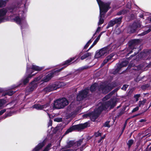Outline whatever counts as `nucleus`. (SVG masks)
<instances>
[{"label": "nucleus", "instance_id": "39448f33", "mask_svg": "<svg viewBox=\"0 0 151 151\" xmlns=\"http://www.w3.org/2000/svg\"><path fill=\"white\" fill-rule=\"evenodd\" d=\"M69 103L66 98L64 97L60 98L54 101L53 108L54 109H62L67 106Z\"/></svg>", "mask_w": 151, "mask_h": 151}, {"label": "nucleus", "instance_id": "603ef678", "mask_svg": "<svg viewBox=\"0 0 151 151\" xmlns=\"http://www.w3.org/2000/svg\"><path fill=\"white\" fill-rule=\"evenodd\" d=\"M108 62V60L105 59L101 64L100 68L102 67Z\"/></svg>", "mask_w": 151, "mask_h": 151}, {"label": "nucleus", "instance_id": "ddd939ff", "mask_svg": "<svg viewBox=\"0 0 151 151\" xmlns=\"http://www.w3.org/2000/svg\"><path fill=\"white\" fill-rule=\"evenodd\" d=\"M39 80V78L36 77L30 82L29 83V86L26 87V91L28 92H32L34 89H36L38 86V84L36 82L38 81Z\"/></svg>", "mask_w": 151, "mask_h": 151}, {"label": "nucleus", "instance_id": "b1692460", "mask_svg": "<svg viewBox=\"0 0 151 151\" xmlns=\"http://www.w3.org/2000/svg\"><path fill=\"white\" fill-rule=\"evenodd\" d=\"M13 112L11 111H10L8 113H6L3 116L0 117V122L1 121V120L3 119H4L10 116H12V114H13Z\"/></svg>", "mask_w": 151, "mask_h": 151}, {"label": "nucleus", "instance_id": "a19ab883", "mask_svg": "<svg viewBox=\"0 0 151 151\" xmlns=\"http://www.w3.org/2000/svg\"><path fill=\"white\" fill-rule=\"evenodd\" d=\"M143 52H144V54H145L146 56H147L149 55L151 52V50H143Z\"/></svg>", "mask_w": 151, "mask_h": 151}, {"label": "nucleus", "instance_id": "2f4dec72", "mask_svg": "<svg viewBox=\"0 0 151 151\" xmlns=\"http://www.w3.org/2000/svg\"><path fill=\"white\" fill-rule=\"evenodd\" d=\"M91 56V53L89 52H87L84 54L83 55L81 56V59L83 60L84 59Z\"/></svg>", "mask_w": 151, "mask_h": 151}, {"label": "nucleus", "instance_id": "69168bd1", "mask_svg": "<svg viewBox=\"0 0 151 151\" xmlns=\"http://www.w3.org/2000/svg\"><path fill=\"white\" fill-rule=\"evenodd\" d=\"M127 107V106H123V107L120 109V110L122 112H124V113L125 112L124 111L126 110Z\"/></svg>", "mask_w": 151, "mask_h": 151}, {"label": "nucleus", "instance_id": "09e8293b", "mask_svg": "<svg viewBox=\"0 0 151 151\" xmlns=\"http://www.w3.org/2000/svg\"><path fill=\"white\" fill-rule=\"evenodd\" d=\"M114 55L113 53H111L107 57H106L105 58L107 60H108V61H109V60H110L114 56Z\"/></svg>", "mask_w": 151, "mask_h": 151}, {"label": "nucleus", "instance_id": "6ab92c4d", "mask_svg": "<svg viewBox=\"0 0 151 151\" xmlns=\"http://www.w3.org/2000/svg\"><path fill=\"white\" fill-rule=\"evenodd\" d=\"M78 130H81L90 126L89 121L87 122L84 123H81L77 124Z\"/></svg>", "mask_w": 151, "mask_h": 151}, {"label": "nucleus", "instance_id": "c9c22d12", "mask_svg": "<svg viewBox=\"0 0 151 151\" xmlns=\"http://www.w3.org/2000/svg\"><path fill=\"white\" fill-rule=\"evenodd\" d=\"M6 102V101L4 99H0V107L2 108V109L4 107V106Z\"/></svg>", "mask_w": 151, "mask_h": 151}, {"label": "nucleus", "instance_id": "7c9ffc66", "mask_svg": "<svg viewBox=\"0 0 151 151\" xmlns=\"http://www.w3.org/2000/svg\"><path fill=\"white\" fill-rule=\"evenodd\" d=\"M125 51H127V52L126 55V58L127 60H128L129 61L133 57H134V55H133V54L130 55V57H128V56H129V55L131 54L130 53H129L130 50H127L125 49Z\"/></svg>", "mask_w": 151, "mask_h": 151}, {"label": "nucleus", "instance_id": "4468645a", "mask_svg": "<svg viewBox=\"0 0 151 151\" xmlns=\"http://www.w3.org/2000/svg\"><path fill=\"white\" fill-rule=\"evenodd\" d=\"M123 18V17L120 16L119 17H116L110 20L108 23L106 29H108L110 27H113L116 24H117L116 27H118V25H120L122 22Z\"/></svg>", "mask_w": 151, "mask_h": 151}, {"label": "nucleus", "instance_id": "4c0bfd02", "mask_svg": "<svg viewBox=\"0 0 151 151\" xmlns=\"http://www.w3.org/2000/svg\"><path fill=\"white\" fill-rule=\"evenodd\" d=\"M147 100L146 99H144L142 101H140L139 102L138 106L139 107H141L142 105H144L146 103Z\"/></svg>", "mask_w": 151, "mask_h": 151}, {"label": "nucleus", "instance_id": "a211bd4d", "mask_svg": "<svg viewBox=\"0 0 151 151\" xmlns=\"http://www.w3.org/2000/svg\"><path fill=\"white\" fill-rule=\"evenodd\" d=\"M16 91H13L12 90L7 91V90L5 88H0V93L3 92L1 94V96H5L7 95L9 96H11L15 93Z\"/></svg>", "mask_w": 151, "mask_h": 151}, {"label": "nucleus", "instance_id": "f704fd0d", "mask_svg": "<svg viewBox=\"0 0 151 151\" xmlns=\"http://www.w3.org/2000/svg\"><path fill=\"white\" fill-rule=\"evenodd\" d=\"M83 138L80 139L79 140L75 142V146H76L77 147L80 146L83 142Z\"/></svg>", "mask_w": 151, "mask_h": 151}, {"label": "nucleus", "instance_id": "0eeeda50", "mask_svg": "<svg viewBox=\"0 0 151 151\" xmlns=\"http://www.w3.org/2000/svg\"><path fill=\"white\" fill-rule=\"evenodd\" d=\"M50 131L51 130L50 129L47 131V137H45L43 141L40 142L32 151H39L42 148L47 141L52 139V134H50Z\"/></svg>", "mask_w": 151, "mask_h": 151}, {"label": "nucleus", "instance_id": "cd10ccee", "mask_svg": "<svg viewBox=\"0 0 151 151\" xmlns=\"http://www.w3.org/2000/svg\"><path fill=\"white\" fill-rule=\"evenodd\" d=\"M129 62V61L127 60L126 58V59L123 58L121 60V62L120 63L123 67H125L127 65Z\"/></svg>", "mask_w": 151, "mask_h": 151}, {"label": "nucleus", "instance_id": "680f3d73", "mask_svg": "<svg viewBox=\"0 0 151 151\" xmlns=\"http://www.w3.org/2000/svg\"><path fill=\"white\" fill-rule=\"evenodd\" d=\"M6 111V109H4L0 111V116L2 115Z\"/></svg>", "mask_w": 151, "mask_h": 151}, {"label": "nucleus", "instance_id": "9b49d317", "mask_svg": "<svg viewBox=\"0 0 151 151\" xmlns=\"http://www.w3.org/2000/svg\"><path fill=\"white\" fill-rule=\"evenodd\" d=\"M139 42V39H133L129 40L127 43L128 47L126 49L130 50L129 53H131L133 52V50L136 49L137 47V45Z\"/></svg>", "mask_w": 151, "mask_h": 151}, {"label": "nucleus", "instance_id": "37998d69", "mask_svg": "<svg viewBox=\"0 0 151 151\" xmlns=\"http://www.w3.org/2000/svg\"><path fill=\"white\" fill-rule=\"evenodd\" d=\"M127 122H126L124 124V125H123V127H122V130L121 132V133L120 134V135H119V137L122 134V133H123L124 130H125V128L126 127V126H127Z\"/></svg>", "mask_w": 151, "mask_h": 151}, {"label": "nucleus", "instance_id": "f3484780", "mask_svg": "<svg viewBox=\"0 0 151 151\" xmlns=\"http://www.w3.org/2000/svg\"><path fill=\"white\" fill-rule=\"evenodd\" d=\"M75 59V57L70 58L68 60L63 62L60 64L61 66H64L63 67L59 69L57 68V70H59V72L60 73V71L63 69L66 68L68 66L70 65L71 62Z\"/></svg>", "mask_w": 151, "mask_h": 151}, {"label": "nucleus", "instance_id": "dca6fc26", "mask_svg": "<svg viewBox=\"0 0 151 151\" xmlns=\"http://www.w3.org/2000/svg\"><path fill=\"white\" fill-rule=\"evenodd\" d=\"M113 88L112 86L111 85H104L100 86L99 88V91H101L104 94H106L110 92Z\"/></svg>", "mask_w": 151, "mask_h": 151}, {"label": "nucleus", "instance_id": "473e14b6", "mask_svg": "<svg viewBox=\"0 0 151 151\" xmlns=\"http://www.w3.org/2000/svg\"><path fill=\"white\" fill-rule=\"evenodd\" d=\"M75 142L74 140H70L67 143V145L68 148L75 146Z\"/></svg>", "mask_w": 151, "mask_h": 151}, {"label": "nucleus", "instance_id": "412c9836", "mask_svg": "<svg viewBox=\"0 0 151 151\" xmlns=\"http://www.w3.org/2000/svg\"><path fill=\"white\" fill-rule=\"evenodd\" d=\"M78 130V127L77 126V125H73L71 127H70L66 131H65V133H64V134L63 135V136H64L68 134L70 132H71L73 131L74 130Z\"/></svg>", "mask_w": 151, "mask_h": 151}, {"label": "nucleus", "instance_id": "6e6d98bb", "mask_svg": "<svg viewBox=\"0 0 151 151\" xmlns=\"http://www.w3.org/2000/svg\"><path fill=\"white\" fill-rule=\"evenodd\" d=\"M58 130V128L57 127H56L55 128L53 129L52 130V132L53 134H55L57 132Z\"/></svg>", "mask_w": 151, "mask_h": 151}, {"label": "nucleus", "instance_id": "f257e3e1", "mask_svg": "<svg viewBox=\"0 0 151 151\" xmlns=\"http://www.w3.org/2000/svg\"><path fill=\"white\" fill-rule=\"evenodd\" d=\"M44 68V66L39 67L34 65H32L31 66L27 64L26 70L24 76L17 83V85H14L12 86L10 89H13L17 87L25 86L29 83L30 79L37 73V72L33 73L35 71H40L43 70Z\"/></svg>", "mask_w": 151, "mask_h": 151}, {"label": "nucleus", "instance_id": "5fc2aeb1", "mask_svg": "<svg viewBox=\"0 0 151 151\" xmlns=\"http://www.w3.org/2000/svg\"><path fill=\"white\" fill-rule=\"evenodd\" d=\"M51 146V144L50 143L48 144L45 148L46 150L47 151H48Z\"/></svg>", "mask_w": 151, "mask_h": 151}, {"label": "nucleus", "instance_id": "e433bc0d", "mask_svg": "<svg viewBox=\"0 0 151 151\" xmlns=\"http://www.w3.org/2000/svg\"><path fill=\"white\" fill-rule=\"evenodd\" d=\"M145 54H144V52L143 51L141 52L138 55V57L139 58L141 59L144 58L146 57Z\"/></svg>", "mask_w": 151, "mask_h": 151}, {"label": "nucleus", "instance_id": "a18cd8bd", "mask_svg": "<svg viewBox=\"0 0 151 151\" xmlns=\"http://www.w3.org/2000/svg\"><path fill=\"white\" fill-rule=\"evenodd\" d=\"M126 7L129 9H131L132 8V2L131 1H129L128 2L126 5Z\"/></svg>", "mask_w": 151, "mask_h": 151}, {"label": "nucleus", "instance_id": "c03bdc74", "mask_svg": "<svg viewBox=\"0 0 151 151\" xmlns=\"http://www.w3.org/2000/svg\"><path fill=\"white\" fill-rule=\"evenodd\" d=\"M110 122V121H106L104 124L103 126L105 127H107L110 128L111 126L109 125V124Z\"/></svg>", "mask_w": 151, "mask_h": 151}, {"label": "nucleus", "instance_id": "a878e982", "mask_svg": "<svg viewBox=\"0 0 151 151\" xmlns=\"http://www.w3.org/2000/svg\"><path fill=\"white\" fill-rule=\"evenodd\" d=\"M9 0H0V8H4Z\"/></svg>", "mask_w": 151, "mask_h": 151}, {"label": "nucleus", "instance_id": "ea45409f", "mask_svg": "<svg viewBox=\"0 0 151 151\" xmlns=\"http://www.w3.org/2000/svg\"><path fill=\"white\" fill-rule=\"evenodd\" d=\"M150 86V85L149 84H146L142 85L141 86V88L142 90H145L148 88Z\"/></svg>", "mask_w": 151, "mask_h": 151}, {"label": "nucleus", "instance_id": "de8ad7c7", "mask_svg": "<svg viewBox=\"0 0 151 151\" xmlns=\"http://www.w3.org/2000/svg\"><path fill=\"white\" fill-rule=\"evenodd\" d=\"M54 121L57 122H61L63 121V119L62 117H56L54 119Z\"/></svg>", "mask_w": 151, "mask_h": 151}, {"label": "nucleus", "instance_id": "e2e57ef3", "mask_svg": "<svg viewBox=\"0 0 151 151\" xmlns=\"http://www.w3.org/2000/svg\"><path fill=\"white\" fill-rule=\"evenodd\" d=\"M117 90V89L116 88L114 90H113L112 91L110 92L109 94L111 96L113 95L115 92H116Z\"/></svg>", "mask_w": 151, "mask_h": 151}, {"label": "nucleus", "instance_id": "052dcab7", "mask_svg": "<svg viewBox=\"0 0 151 151\" xmlns=\"http://www.w3.org/2000/svg\"><path fill=\"white\" fill-rule=\"evenodd\" d=\"M139 109V107L138 106H137L134 108L133 109L132 111V113H134L135 111H136L138 110Z\"/></svg>", "mask_w": 151, "mask_h": 151}, {"label": "nucleus", "instance_id": "3c124183", "mask_svg": "<svg viewBox=\"0 0 151 151\" xmlns=\"http://www.w3.org/2000/svg\"><path fill=\"white\" fill-rule=\"evenodd\" d=\"M147 30H146L138 35V36H142L148 33Z\"/></svg>", "mask_w": 151, "mask_h": 151}, {"label": "nucleus", "instance_id": "f8f14e48", "mask_svg": "<svg viewBox=\"0 0 151 151\" xmlns=\"http://www.w3.org/2000/svg\"><path fill=\"white\" fill-rule=\"evenodd\" d=\"M59 70H57V68L53 69L42 78V81L44 82H48L55 76L59 74Z\"/></svg>", "mask_w": 151, "mask_h": 151}, {"label": "nucleus", "instance_id": "c756f323", "mask_svg": "<svg viewBox=\"0 0 151 151\" xmlns=\"http://www.w3.org/2000/svg\"><path fill=\"white\" fill-rule=\"evenodd\" d=\"M90 68V67L88 65H85L84 66L81 67L76 70L75 72H78V73H80L81 71L84 69H86Z\"/></svg>", "mask_w": 151, "mask_h": 151}, {"label": "nucleus", "instance_id": "4d7b16f0", "mask_svg": "<svg viewBox=\"0 0 151 151\" xmlns=\"http://www.w3.org/2000/svg\"><path fill=\"white\" fill-rule=\"evenodd\" d=\"M140 96V94H137L134 95V97L136 99V101H137L139 100V98Z\"/></svg>", "mask_w": 151, "mask_h": 151}, {"label": "nucleus", "instance_id": "58836bf2", "mask_svg": "<svg viewBox=\"0 0 151 151\" xmlns=\"http://www.w3.org/2000/svg\"><path fill=\"white\" fill-rule=\"evenodd\" d=\"M92 41V40L91 39H90L87 42L86 44L84 47L83 49H86L89 46V45L91 43Z\"/></svg>", "mask_w": 151, "mask_h": 151}, {"label": "nucleus", "instance_id": "2eb2a0df", "mask_svg": "<svg viewBox=\"0 0 151 151\" xmlns=\"http://www.w3.org/2000/svg\"><path fill=\"white\" fill-rule=\"evenodd\" d=\"M141 24L138 21H135L129 26V32L130 33H134L136 32L137 29L140 28Z\"/></svg>", "mask_w": 151, "mask_h": 151}, {"label": "nucleus", "instance_id": "c85d7f7f", "mask_svg": "<svg viewBox=\"0 0 151 151\" xmlns=\"http://www.w3.org/2000/svg\"><path fill=\"white\" fill-rule=\"evenodd\" d=\"M90 115H92V116L91 117V120L93 122L95 121L96 120L99 116L96 114H95V113L92 111L90 114Z\"/></svg>", "mask_w": 151, "mask_h": 151}, {"label": "nucleus", "instance_id": "1a4fd4ad", "mask_svg": "<svg viewBox=\"0 0 151 151\" xmlns=\"http://www.w3.org/2000/svg\"><path fill=\"white\" fill-rule=\"evenodd\" d=\"M110 48V45H109L100 49L99 50H97L96 52L94 58L98 59L103 58L107 55Z\"/></svg>", "mask_w": 151, "mask_h": 151}, {"label": "nucleus", "instance_id": "f03ea898", "mask_svg": "<svg viewBox=\"0 0 151 151\" xmlns=\"http://www.w3.org/2000/svg\"><path fill=\"white\" fill-rule=\"evenodd\" d=\"M22 4L21 0H16L9 3L7 6L0 9V23L6 21L8 19L5 16L8 11L13 14L20 8Z\"/></svg>", "mask_w": 151, "mask_h": 151}, {"label": "nucleus", "instance_id": "6e6552de", "mask_svg": "<svg viewBox=\"0 0 151 151\" xmlns=\"http://www.w3.org/2000/svg\"><path fill=\"white\" fill-rule=\"evenodd\" d=\"M116 101L113 99H111L109 101H103L100 106L104 111H106L109 108L110 110L113 109L116 105Z\"/></svg>", "mask_w": 151, "mask_h": 151}, {"label": "nucleus", "instance_id": "338daca9", "mask_svg": "<svg viewBox=\"0 0 151 151\" xmlns=\"http://www.w3.org/2000/svg\"><path fill=\"white\" fill-rule=\"evenodd\" d=\"M90 116V114L89 113H87L86 114H85L83 115V117L84 118H86L88 117H89Z\"/></svg>", "mask_w": 151, "mask_h": 151}, {"label": "nucleus", "instance_id": "bb28decb", "mask_svg": "<svg viewBox=\"0 0 151 151\" xmlns=\"http://www.w3.org/2000/svg\"><path fill=\"white\" fill-rule=\"evenodd\" d=\"M122 67H123V66L120 63H118L117 64V67L115 70L113 72V74H115L119 72Z\"/></svg>", "mask_w": 151, "mask_h": 151}, {"label": "nucleus", "instance_id": "20e7f679", "mask_svg": "<svg viewBox=\"0 0 151 151\" xmlns=\"http://www.w3.org/2000/svg\"><path fill=\"white\" fill-rule=\"evenodd\" d=\"M111 2L108 1L106 3L99 4V21L98 25L99 26L103 24L104 21L105 15L107 11L111 8L110 5Z\"/></svg>", "mask_w": 151, "mask_h": 151}, {"label": "nucleus", "instance_id": "72a5a7b5", "mask_svg": "<svg viewBox=\"0 0 151 151\" xmlns=\"http://www.w3.org/2000/svg\"><path fill=\"white\" fill-rule=\"evenodd\" d=\"M134 140L132 139H131L128 141L127 144L129 148H131V146L134 143Z\"/></svg>", "mask_w": 151, "mask_h": 151}, {"label": "nucleus", "instance_id": "774afa93", "mask_svg": "<svg viewBox=\"0 0 151 151\" xmlns=\"http://www.w3.org/2000/svg\"><path fill=\"white\" fill-rule=\"evenodd\" d=\"M77 150V149H74L73 150L72 149H69L67 150H63L62 151H76Z\"/></svg>", "mask_w": 151, "mask_h": 151}, {"label": "nucleus", "instance_id": "423d86ee", "mask_svg": "<svg viewBox=\"0 0 151 151\" xmlns=\"http://www.w3.org/2000/svg\"><path fill=\"white\" fill-rule=\"evenodd\" d=\"M65 84L63 81H58L53 83L49 85L45 88L43 90L46 92H50L60 88L65 85Z\"/></svg>", "mask_w": 151, "mask_h": 151}, {"label": "nucleus", "instance_id": "79ce46f5", "mask_svg": "<svg viewBox=\"0 0 151 151\" xmlns=\"http://www.w3.org/2000/svg\"><path fill=\"white\" fill-rule=\"evenodd\" d=\"M111 96L110 95L109 93L105 96L102 99L103 102L109 99Z\"/></svg>", "mask_w": 151, "mask_h": 151}, {"label": "nucleus", "instance_id": "aec40b11", "mask_svg": "<svg viewBox=\"0 0 151 151\" xmlns=\"http://www.w3.org/2000/svg\"><path fill=\"white\" fill-rule=\"evenodd\" d=\"M106 32V31H103L100 32L99 34L98 35L92 44L91 46L86 51V52H88L90 49H91L94 45H95L97 43L99 40L100 39V37L101 35L104 32Z\"/></svg>", "mask_w": 151, "mask_h": 151}, {"label": "nucleus", "instance_id": "5701e85b", "mask_svg": "<svg viewBox=\"0 0 151 151\" xmlns=\"http://www.w3.org/2000/svg\"><path fill=\"white\" fill-rule=\"evenodd\" d=\"M103 111V110L100 106L97 108L95 109L93 112L95 114H96L99 116Z\"/></svg>", "mask_w": 151, "mask_h": 151}, {"label": "nucleus", "instance_id": "9d476101", "mask_svg": "<svg viewBox=\"0 0 151 151\" xmlns=\"http://www.w3.org/2000/svg\"><path fill=\"white\" fill-rule=\"evenodd\" d=\"M88 88V87H87L79 91L76 97L77 101H81L88 98L89 93Z\"/></svg>", "mask_w": 151, "mask_h": 151}, {"label": "nucleus", "instance_id": "4be33fe9", "mask_svg": "<svg viewBox=\"0 0 151 151\" xmlns=\"http://www.w3.org/2000/svg\"><path fill=\"white\" fill-rule=\"evenodd\" d=\"M99 87L100 86H99L97 83H94L90 86V88L88 87L89 92V91L92 92L96 91L98 89L99 90Z\"/></svg>", "mask_w": 151, "mask_h": 151}, {"label": "nucleus", "instance_id": "864d4df0", "mask_svg": "<svg viewBox=\"0 0 151 151\" xmlns=\"http://www.w3.org/2000/svg\"><path fill=\"white\" fill-rule=\"evenodd\" d=\"M129 86L127 84H124L123 85V86L121 88V89L122 90L124 91H126Z\"/></svg>", "mask_w": 151, "mask_h": 151}, {"label": "nucleus", "instance_id": "7ed1b4c3", "mask_svg": "<svg viewBox=\"0 0 151 151\" xmlns=\"http://www.w3.org/2000/svg\"><path fill=\"white\" fill-rule=\"evenodd\" d=\"M27 0H25L23 10L22 11V14L21 17L17 16L14 19V21L20 26L22 37L25 35V32L28 30V25L27 22L25 18L23 16L24 14L27 11V8L26 7V5Z\"/></svg>", "mask_w": 151, "mask_h": 151}, {"label": "nucleus", "instance_id": "49530a36", "mask_svg": "<svg viewBox=\"0 0 151 151\" xmlns=\"http://www.w3.org/2000/svg\"><path fill=\"white\" fill-rule=\"evenodd\" d=\"M144 77L145 76L139 78L138 77H137L136 78L134 79V81L136 82H139L140 81H142Z\"/></svg>", "mask_w": 151, "mask_h": 151}, {"label": "nucleus", "instance_id": "bf43d9fd", "mask_svg": "<svg viewBox=\"0 0 151 151\" xmlns=\"http://www.w3.org/2000/svg\"><path fill=\"white\" fill-rule=\"evenodd\" d=\"M86 143H84L80 147V151H83L84 149H85V147L86 145Z\"/></svg>", "mask_w": 151, "mask_h": 151}, {"label": "nucleus", "instance_id": "393cba45", "mask_svg": "<svg viewBox=\"0 0 151 151\" xmlns=\"http://www.w3.org/2000/svg\"><path fill=\"white\" fill-rule=\"evenodd\" d=\"M32 107L37 110H41L43 109V106L40 104H35L32 106Z\"/></svg>", "mask_w": 151, "mask_h": 151}, {"label": "nucleus", "instance_id": "13d9d810", "mask_svg": "<svg viewBox=\"0 0 151 151\" xmlns=\"http://www.w3.org/2000/svg\"><path fill=\"white\" fill-rule=\"evenodd\" d=\"M124 114V112H122L120 110V111L118 113L117 115V116L118 117H119Z\"/></svg>", "mask_w": 151, "mask_h": 151}, {"label": "nucleus", "instance_id": "8fccbe9b", "mask_svg": "<svg viewBox=\"0 0 151 151\" xmlns=\"http://www.w3.org/2000/svg\"><path fill=\"white\" fill-rule=\"evenodd\" d=\"M102 134L101 133L99 132V131H98L97 132H94L93 135H94L95 137H97L99 136H101Z\"/></svg>", "mask_w": 151, "mask_h": 151}, {"label": "nucleus", "instance_id": "0e129e2a", "mask_svg": "<svg viewBox=\"0 0 151 151\" xmlns=\"http://www.w3.org/2000/svg\"><path fill=\"white\" fill-rule=\"evenodd\" d=\"M97 3L99 5V4H102L103 3H106V2H103L101 0H96Z\"/></svg>", "mask_w": 151, "mask_h": 151}]
</instances>
